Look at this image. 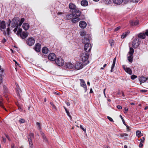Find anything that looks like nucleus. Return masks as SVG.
Returning a JSON list of instances; mask_svg holds the SVG:
<instances>
[{
  "label": "nucleus",
  "instance_id": "obj_24",
  "mask_svg": "<svg viewBox=\"0 0 148 148\" xmlns=\"http://www.w3.org/2000/svg\"><path fill=\"white\" fill-rule=\"evenodd\" d=\"M127 60L129 61L131 63H132L133 62V55H128V56H127Z\"/></svg>",
  "mask_w": 148,
  "mask_h": 148
},
{
  "label": "nucleus",
  "instance_id": "obj_62",
  "mask_svg": "<svg viewBox=\"0 0 148 148\" xmlns=\"http://www.w3.org/2000/svg\"><path fill=\"white\" fill-rule=\"evenodd\" d=\"M142 143L140 142L139 146L140 147H141L143 146V144Z\"/></svg>",
  "mask_w": 148,
  "mask_h": 148
},
{
  "label": "nucleus",
  "instance_id": "obj_47",
  "mask_svg": "<svg viewBox=\"0 0 148 148\" xmlns=\"http://www.w3.org/2000/svg\"><path fill=\"white\" fill-rule=\"evenodd\" d=\"M10 29L9 28H7V34L8 35H9V32H10Z\"/></svg>",
  "mask_w": 148,
  "mask_h": 148
},
{
  "label": "nucleus",
  "instance_id": "obj_50",
  "mask_svg": "<svg viewBox=\"0 0 148 148\" xmlns=\"http://www.w3.org/2000/svg\"><path fill=\"white\" fill-rule=\"evenodd\" d=\"M121 28V27L120 26H119L117 27H116L114 29V31L116 32L119 30Z\"/></svg>",
  "mask_w": 148,
  "mask_h": 148
},
{
  "label": "nucleus",
  "instance_id": "obj_58",
  "mask_svg": "<svg viewBox=\"0 0 148 148\" xmlns=\"http://www.w3.org/2000/svg\"><path fill=\"white\" fill-rule=\"evenodd\" d=\"M15 28L13 30V31L14 32H16L17 30V29H18V27H15Z\"/></svg>",
  "mask_w": 148,
  "mask_h": 148
},
{
  "label": "nucleus",
  "instance_id": "obj_36",
  "mask_svg": "<svg viewBox=\"0 0 148 148\" xmlns=\"http://www.w3.org/2000/svg\"><path fill=\"white\" fill-rule=\"evenodd\" d=\"M80 35L82 36H85L86 35V32H81L80 33Z\"/></svg>",
  "mask_w": 148,
  "mask_h": 148
},
{
  "label": "nucleus",
  "instance_id": "obj_32",
  "mask_svg": "<svg viewBox=\"0 0 148 148\" xmlns=\"http://www.w3.org/2000/svg\"><path fill=\"white\" fill-rule=\"evenodd\" d=\"M25 20V18H22L20 21H19V22H18L20 27L21 25L22 24L24 21Z\"/></svg>",
  "mask_w": 148,
  "mask_h": 148
},
{
  "label": "nucleus",
  "instance_id": "obj_60",
  "mask_svg": "<svg viewBox=\"0 0 148 148\" xmlns=\"http://www.w3.org/2000/svg\"><path fill=\"white\" fill-rule=\"evenodd\" d=\"M116 57H115L114 58L113 61V64H115L116 62Z\"/></svg>",
  "mask_w": 148,
  "mask_h": 148
},
{
  "label": "nucleus",
  "instance_id": "obj_44",
  "mask_svg": "<svg viewBox=\"0 0 148 148\" xmlns=\"http://www.w3.org/2000/svg\"><path fill=\"white\" fill-rule=\"evenodd\" d=\"M19 122L21 123H23L25 122V120L24 119H21L19 120Z\"/></svg>",
  "mask_w": 148,
  "mask_h": 148
},
{
  "label": "nucleus",
  "instance_id": "obj_18",
  "mask_svg": "<svg viewBox=\"0 0 148 148\" xmlns=\"http://www.w3.org/2000/svg\"><path fill=\"white\" fill-rule=\"evenodd\" d=\"M66 66L67 68L71 69L73 68L74 66L71 63L68 62L66 64Z\"/></svg>",
  "mask_w": 148,
  "mask_h": 148
},
{
  "label": "nucleus",
  "instance_id": "obj_41",
  "mask_svg": "<svg viewBox=\"0 0 148 148\" xmlns=\"http://www.w3.org/2000/svg\"><path fill=\"white\" fill-rule=\"evenodd\" d=\"M109 43L111 46H112L114 44V41L113 40H110L109 41Z\"/></svg>",
  "mask_w": 148,
  "mask_h": 148
},
{
  "label": "nucleus",
  "instance_id": "obj_4",
  "mask_svg": "<svg viewBox=\"0 0 148 148\" xmlns=\"http://www.w3.org/2000/svg\"><path fill=\"white\" fill-rule=\"evenodd\" d=\"M55 63L58 66H61L64 64V61L60 57H59L56 59Z\"/></svg>",
  "mask_w": 148,
  "mask_h": 148
},
{
  "label": "nucleus",
  "instance_id": "obj_43",
  "mask_svg": "<svg viewBox=\"0 0 148 148\" xmlns=\"http://www.w3.org/2000/svg\"><path fill=\"white\" fill-rule=\"evenodd\" d=\"M114 66H115V64H112V65L111 69L110 70V71L111 72H112L113 71H113V69L114 68Z\"/></svg>",
  "mask_w": 148,
  "mask_h": 148
},
{
  "label": "nucleus",
  "instance_id": "obj_16",
  "mask_svg": "<svg viewBox=\"0 0 148 148\" xmlns=\"http://www.w3.org/2000/svg\"><path fill=\"white\" fill-rule=\"evenodd\" d=\"M28 36V33L26 32H23L21 34L20 37L22 39H24L26 38Z\"/></svg>",
  "mask_w": 148,
  "mask_h": 148
},
{
  "label": "nucleus",
  "instance_id": "obj_33",
  "mask_svg": "<svg viewBox=\"0 0 148 148\" xmlns=\"http://www.w3.org/2000/svg\"><path fill=\"white\" fill-rule=\"evenodd\" d=\"M136 134L138 136V137H139L143 135L141 134V132L140 131H137L136 132Z\"/></svg>",
  "mask_w": 148,
  "mask_h": 148
},
{
  "label": "nucleus",
  "instance_id": "obj_17",
  "mask_svg": "<svg viewBox=\"0 0 148 148\" xmlns=\"http://www.w3.org/2000/svg\"><path fill=\"white\" fill-rule=\"evenodd\" d=\"M22 27L25 30H27L29 27V24L27 23H24L22 25Z\"/></svg>",
  "mask_w": 148,
  "mask_h": 148
},
{
  "label": "nucleus",
  "instance_id": "obj_12",
  "mask_svg": "<svg viewBox=\"0 0 148 148\" xmlns=\"http://www.w3.org/2000/svg\"><path fill=\"white\" fill-rule=\"evenodd\" d=\"M83 67V64L79 62L76 63L75 66V69L77 70L82 69Z\"/></svg>",
  "mask_w": 148,
  "mask_h": 148
},
{
  "label": "nucleus",
  "instance_id": "obj_39",
  "mask_svg": "<svg viewBox=\"0 0 148 148\" xmlns=\"http://www.w3.org/2000/svg\"><path fill=\"white\" fill-rule=\"evenodd\" d=\"M36 124L38 126V129L39 130H40L41 129V127H40V123L38 122H37L36 123Z\"/></svg>",
  "mask_w": 148,
  "mask_h": 148
},
{
  "label": "nucleus",
  "instance_id": "obj_30",
  "mask_svg": "<svg viewBox=\"0 0 148 148\" xmlns=\"http://www.w3.org/2000/svg\"><path fill=\"white\" fill-rule=\"evenodd\" d=\"M16 90L18 96L19 97H20V95L19 93L21 92V90L20 88L18 86H17V87L16 88Z\"/></svg>",
  "mask_w": 148,
  "mask_h": 148
},
{
  "label": "nucleus",
  "instance_id": "obj_40",
  "mask_svg": "<svg viewBox=\"0 0 148 148\" xmlns=\"http://www.w3.org/2000/svg\"><path fill=\"white\" fill-rule=\"evenodd\" d=\"M41 135H42V138H43V139L47 141V139L45 136V134H44V133H41Z\"/></svg>",
  "mask_w": 148,
  "mask_h": 148
},
{
  "label": "nucleus",
  "instance_id": "obj_51",
  "mask_svg": "<svg viewBox=\"0 0 148 148\" xmlns=\"http://www.w3.org/2000/svg\"><path fill=\"white\" fill-rule=\"evenodd\" d=\"M66 113L67 114V115L69 116L70 118V119H72V117H71V116L70 115V114L69 112H69H66Z\"/></svg>",
  "mask_w": 148,
  "mask_h": 148
},
{
  "label": "nucleus",
  "instance_id": "obj_27",
  "mask_svg": "<svg viewBox=\"0 0 148 148\" xmlns=\"http://www.w3.org/2000/svg\"><path fill=\"white\" fill-rule=\"evenodd\" d=\"M49 50L47 47H44L42 49V52L44 53L47 54L48 53Z\"/></svg>",
  "mask_w": 148,
  "mask_h": 148
},
{
  "label": "nucleus",
  "instance_id": "obj_5",
  "mask_svg": "<svg viewBox=\"0 0 148 148\" xmlns=\"http://www.w3.org/2000/svg\"><path fill=\"white\" fill-rule=\"evenodd\" d=\"M89 58V54L87 53H82L81 55V59L83 62L87 61Z\"/></svg>",
  "mask_w": 148,
  "mask_h": 148
},
{
  "label": "nucleus",
  "instance_id": "obj_21",
  "mask_svg": "<svg viewBox=\"0 0 148 148\" xmlns=\"http://www.w3.org/2000/svg\"><path fill=\"white\" fill-rule=\"evenodd\" d=\"M74 16L73 14L72 13V14H68L66 16V18L67 20H69L73 18Z\"/></svg>",
  "mask_w": 148,
  "mask_h": 148
},
{
  "label": "nucleus",
  "instance_id": "obj_23",
  "mask_svg": "<svg viewBox=\"0 0 148 148\" xmlns=\"http://www.w3.org/2000/svg\"><path fill=\"white\" fill-rule=\"evenodd\" d=\"M125 71L128 73L130 75H132V70L129 68L126 67L125 69Z\"/></svg>",
  "mask_w": 148,
  "mask_h": 148
},
{
  "label": "nucleus",
  "instance_id": "obj_63",
  "mask_svg": "<svg viewBox=\"0 0 148 148\" xmlns=\"http://www.w3.org/2000/svg\"><path fill=\"white\" fill-rule=\"evenodd\" d=\"M132 1L133 2H138L140 0H132Z\"/></svg>",
  "mask_w": 148,
  "mask_h": 148
},
{
  "label": "nucleus",
  "instance_id": "obj_9",
  "mask_svg": "<svg viewBox=\"0 0 148 148\" xmlns=\"http://www.w3.org/2000/svg\"><path fill=\"white\" fill-rule=\"evenodd\" d=\"M72 13L73 14L74 16L75 17L79 16L81 14L80 11L77 8L75 9L74 11H73Z\"/></svg>",
  "mask_w": 148,
  "mask_h": 148
},
{
  "label": "nucleus",
  "instance_id": "obj_26",
  "mask_svg": "<svg viewBox=\"0 0 148 148\" xmlns=\"http://www.w3.org/2000/svg\"><path fill=\"white\" fill-rule=\"evenodd\" d=\"M69 8L70 9L72 10H75L76 9V6L75 5L72 3H71L69 5Z\"/></svg>",
  "mask_w": 148,
  "mask_h": 148
},
{
  "label": "nucleus",
  "instance_id": "obj_14",
  "mask_svg": "<svg viewBox=\"0 0 148 148\" xmlns=\"http://www.w3.org/2000/svg\"><path fill=\"white\" fill-rule=\"evenodd\" d=\"M41 49V45L39 43H37L35 45L34 47V50L37 52H39L40 51Z\"/></svg>",
  "mask_w": 148,
  "mask_h": 148
},
{
  "label": "nucleus",
  "instance_id": "obj_8",
  "mask_svg": "<svg viewBox=\"0 0 148 148\" xmlns=\"http://www.w3.org/2000/svg\"><path fill=\"white\" fill-rule=\"evenodd\" d=\"M91 48L92 46L90 43L86 44L84 47V50L87 52H89L91 49Z\"/></svg>",
  "mask_w": 148,
  "mask_h": 148
},
{
  "label": "nucleus",
  "instance_id": "obj_19",
  "mask_svg": "<svg viewBox=\"0 0 148 148\" xmlns=\"http://www.w3.org/2000/svg\"><path fill=\"white\" fill-rule=\"evenodd\" d=\"M148 79V78H146L145 77L142 76L139 79V81L140 82L143 83L145 82L146 80Z\"/></svg>",
  "mask_w": 148,
  "mask_h": 148
},
{
  "label": "nucleus",
  "instance_id": "obj_28",
  "mask_svg": "<svg viewBox=\"0 0 148 148\" xmlns=\"http://www.w3.org/2000/svg\"><path fill=\"white\" fill-rule=\"evenodd\" d=\"M80 20V18L78 17H75L73 18L72 20V22L73 23L78 22Z\"/></svg>",
  "mask_w": 148,
  "mask_h": 148
},
{
  "label": "nucleus",
  "instance_id": "obj_46",
  "mask_svg": "<svg viewBox=\"0 0 148 148\" xmlns=\"http://www.w3.org/2000/svg\"><path fill=\"white\" fill-rule=\"evenodd\" d=\"M145 140V138L144 137H143L141 138L140 139L141 141H140V142L141 143H144V142Z\"/></svg>",
  "mask_w": 148,
  "mask_h": 148
},
{
  "label": "nucleus",
  "instance_id": "obj_52",
  "mask_svg": "<svg viewBox=\"0 0 148 148\" xmlns=\"http://www.w3.org/2000/svg\"><path fill=\"white\" fill-rule=\"evenodd\" d=\"M139 24V21H136L134 23V25L136 26Z\"/></svg>",
  "mask_w": 148,
  "mask_h": 148
},
{
  "label": "nucleus",
  "instance_id": "obj_29",
  "mask_svg": "<svg viewBox=\"0 0 148 148\" xmlns=\"http://www.w3.org/2000/svg\"><path fill=\"white\" fill-rule=\"evenodd\" d=\"M134 53V50L132 47H130V51L128 52V53L127 55L128 56L129 55H133Z\"/></svg>",
  "mask_w": 148,
  "mask_h": 148
},
{
  "label": "nucleus",
  "instance_id": "obj_37",
  "mask_svg": "<svg viewBox=\"0 0 148 148\" xmlns=\"http://www.w3.org/2000/svg\"><path fill=\"white\" fill-rule=\"evenodd\" d=\"M120 117L121 118V119L122 121H123V123L125 125H127L125 124V121L124 120V119H123V117H122V116L121 115H120Z\"/></svg>",
  "mask_w": 148,
  "mask_h": 148
},
{
  "label": "nucleus",
  "instance_id": "obj_6",
  "mask_svg": "<svg viewBox=\"0 0 148 148\" xmlns=\"http://www.w3.org/2000/svg\"><path fill=\"white\" fill-rule=\"evenodd\" d=\"M35 40L33 37H29L26 40V43L29 46H32L35 43Z\"/></svg>",
  "mask_w": 148,
  "mask_h": 148
},
{
  "label": "nucleus",
  "instance_id": "obj_42",
  "mask_svg": "<svg viewBox=\"0 0 148 148\" xmlns=\"http://www.w3.org/2000/svg\"><path fill=\"white\" fill-rule=\"evenodd\" d=\"M137 76L134 75H132L131 76V79H134L137 77Z\"/></svg>",
  "mask_w": 148,
  "mask_h": 148
},
{
  "label": "nucleus",
  "instance_id": "obj_54",
  "mask_svg": "<svg viewBox=\"0 0 148 148\" xmlns=\"http://www.w3.org/2000/svg\"><path fill=\"white\" fill-rule=\"evenodd\" d=\"M6 39H5V38H4L3 39V40H2L1 42L3 43H4L6 42Z\"/></svg>",
  "mask_w": 148,
  "mask_h": 148
},
{
  "label": "nucleus",
  "instance_id": "obj_56",
  "mask_svg": "<svg viewBox=\"0 0 148 148\" xmlns=\"http://www.w3.org/2000/svg\"><path fill=\"white\" fill-rule=\"evenodd\" d=\"M125 111L124 112L125 113H126L128 111V109L126 108H125Z\"/></svg>",
  "mask_w": 148,
  "mask_h": 148
},
{
  "label": "nucleus",
  "instance_id": "obj_1",
  "mask_svg": "<svg viewBox=\"0 0 148 148\" xmlns=\"http://www.w3.org/2000/svg\"><path fill=\"white\" fill-rule=\"evenodd\" d=\"M18 22H19V18L18 17H14L11 21V26L13 28L15 27H18L19 26Z\"/></svg>",
  "mask_w": 148,
  "mask_h": 148
},
{
  "label": "nucleus",
  "instance_id": "obj_31",
  "mask_svg": "<svg viewBox=\"0 0 148 148\" xmlns=\"http://www.w3.org/2000/svg\"><path fill=\"white\" fill-rule=\"evenodd\" d=\"M129 33V32L127 31L123 33L121 36V38H124L128 35Z\"/></svg>",
  "mask_w": 148,
  "mask_h": 148
},
{
  "label": "nucleus",
  "instance_id": "obj_10",
  "mask_svg": "<svg viewBox=\"0 0 148 148\" xmlns=\"http://www.w3.org/2000/svg\"><path fill=\"white\" fill-rule=\"evenodd\" d=\"M48 59L51 61H54L56 60V57L54 53H52L49 55L48 56Z\"/></svg>",
  "mask_w": 148,
  "mask_h": 148
},
{
  "label": "nucleus",
  "instance_id": "obj_48",
  "mask_svg": "<svg viewBox=\"0 0 148 148\" xmlns=\"http://www.w3.org/2000/svg\"><path fill=\"white\" fill-rule=\"evenodd\" d=\"M57 14L58 15H60L62 16H64V14L62 12H58L57 13Z\"/></svg>",
  "mask_w": 148,
  "mask_h": 148
},
{
  "label": "nucleus",
  "instance_id": "obj_15",
  "mask_svg": "<svg viewBox=\"0 0 148 148\" xmlns=\"http://www.w3.org/2000/svg\"><path fill=\"white\" fill-rule=\"evenodd\" d=\"M79 25L81 28L84 29L86 27L87 24L85 21H81L79 23Z\"/></svg>",
  "mask_w": 148,
  "mask_h": 148
},
{
  "label": "nucleus",
  "instance_id": "obj_61",
  "mask_svg": "<svg viewBox=\"0 0 148 148\" xmlns=\"http://www.w3.org/2000/svg\"><path fill=\"white\" fill-rule=\"evenodd\" d=\"M2 83V77L1 76H0V84Z\"/></svg>",
  "mask_w": 148,
  "mask_h": 148
},
{
  "label": "nucleus",
  "instance_id": "obj_49",
  "mask_svg": "<svg viewBox=\"0 0 148 148\" xmlns=\"http://www.w3.org/2000/svg\"><path fill=\"white\" fill-rule=\"evenodd\" d=\"M80 128L82 129L84 132H85L86 130V129L85 128H84L83 127L82 125H80Z\"/></svg>",
  "mask_w": 148,
  "mask_h": 148
},
{
  "label": "nucleus",
  "instance_id": "obj_45",
  "mask_svg": "<svg viewBox=\"0 0 148 148\" xmlns=\"http://www.w3.org/2000/svg\"><path fill=\"white\" fill-rule=\"evenodd\" d=\"M107 117L108 119L110 121L113 122H114L113 119L111 117H110L109 116H107Z\"/></svg>",
  "mask_w": 148,
  "mask_h": 148
},
{
  "label": "nucleus",
  "instance_id": "obj_2",
  "mask_svg": "<svg viewBox=\"0 0 148 148\" xmlns=\"http://www.w3.org/2000/svg\"><path fill=\"white\" fill-rule=\"evenodd\" d=\"M34 138V135L33 133H30L27 138L29 143V148H33V143L31 138Z\"/></svg>",
  "mask_w": 148,
  "mask_h": 148
},
{
  "label": "nucleus",
  "instance_id": "obj_64",
  "mask_svg": "<svg viewBox=\"0 0 148 148\" xmlns=\"http://www.w3.org/2000/svg\"><path fill=\"white\" fill-rule=\"evenodd\" d=\"M13 61L15 63V65H18L19 64L16 60H14Z\"/></svg>",
  "mask_w": 148,
  "mask_h": 148
},
{
  "label": "nucleus",
  "instance_id": "obj_20",
  "mask_svg": "<svg viewBox=\"0 0 148 148\" xmlns=\"http://www.w3.org/2000/svg\"><path fill=\"white\" fill-rule=\"evenodd\" d=\"M81 4L82 6H87L88 4L87 1L84 0H82L81 1Z\"/></svg>",
  "mask_w": 148,
  "mask_h": 148
},
{
  "label": "nucleus",
  "instance_id": "obj_7",
  "mask_svg": "<svg viewBox=\"0 0 148 148\" xmlns=\"http://www.w3.org/2000/svg\"><path fill=\"white\" fill-rule=\"evenodd\" d=\"M145 35L148 36V29H147L145 33H139L138 35V38H140L142 39H144L145 37Z\"/></svg>",
  "mask_w": 148,
  "mask_h": 148
},
{
  "label": "nucleus",
  "instance_id": "obj_13",
  "mask_svg": "<svg viewBox=\"0 0 148 148\" xmlns=\"http://www.w3.org/2000/svg\"><path fill=\"white\" fill-rule=\"evenodd\" d=\"M6 28V25L4 21H2L0 24V30L3 31V29H5Z\"/></svg>",
  "mask_w": 148,
  "mask_h": 148
},
{
  "label": "nucleus",
  "instance_id": "obj_35",
  "mask_svg": "<svg viewBox=\"0 0 148 148\" xmlns=\"http://www.w3.org/2000/svg\"><path fill=\"white\" fill-rule=\"evenodd\" d=\"M22 31V29H18L16 33V34L18 36H20L21 34V32Z\"/></svg>",
  "mask_w": 148,
  "mask_h": 148
},
{
  "label": "nucleus",
  "instance_id": "obj_25",
  "mask_svg": "<svg viewBox=\"0 0 148 148\" xmlns=\"http://www.w3.org/2000/svg\"><path fill=\"white\" fill-rule=\"evenodd\" d=\"M83 43L85 45L86 44L89 43L90 41L88 38L86 37H85L84 39L83 40Z\"/></svg>",
  "mask_w": 148,
  "mask_h": 148
},
{
  "label": "nucleus",
  "instance_id": "obj_38",
  "mask_svg": "<svg viewBox=\"0 0 148 148\" xmlns=\"http://www.w3.org/2000/svg\"><path fill=\"white\" fill-rule=\"evenodd\" d=\"M4 72V70L3 69L1 68L0 69V76H1Z\"/></svg>",
  "mask_w": 148,
  "mask_h": 148
},
{
  "label": "nucleus",
  "instance_id": "obj_57",
  "mask_svg": "<svg viewBox=\"0 0 148 148\" xmlns=\"http://www.w3.org/2000/svg\"><path fill=\"white\" fill-rule=\"evenodd\" d=\"M117 108L120 110L122 108V107L120 105H118L117 106Z\"/></svg>",
  "mask_w": 148,
  "mask_h": 148
},
{
  "label": "nucleus",
  "instance_id": "obj_11",
  "mask_svg": "<svg viewBox=\"0 0 148 148\" xmlns=\"http://www.w3.org/2000/svg\"><path fill=\"white\" fill-rule=\"evenodd\" d=\"M80 86L84 88L85 92L86 91L87 89L86 85L84 81V80L82 79H80Z\"/></svg>",
  "mask_w": 148,
  "mask_h": 148
},
{
  "label": "nucleus",
  "instance_id": "obj_55",
  "mask_svg": "<svg viewBox=\"0 0 148 148\" xmlns=\"http://www.w3.org/2000/svg\"><path fill=\"white\" fill-rule=\"evenodd\" d=\"M8 26H9L10 25V23L11 22V21L10 19H9L8 20Z\"/></svg>",
  "mask_w": 148,
  "mask_h": 148
},
{
  "label": "nucleus",
  "instance_id": "obj_34",
  "mask_svg": "<svg viewBox=\"0 0 148 148\" xmlns=\"http://www.w3.org/2000/svg\"><path fill=\"white\" fill-rule=\"evenodd\" d=\"M128 136V134L125 133L122 134H120L121 136V137H124L125 139H126V137Z\"/></svg>",
  "mask_w": 148,
  "mask_h": 148
},
{
  "label": "nucleus",
  "instance_id": "obj_53",
  "mask_svg": "<svg viewBox=\"0 0 148 148\" xmlns=\"http://www.w3.org/2000/svg\"><path fill=\"white\" fill-rule=\"evenodd\" d=\"M134 22L132 21H131L130 22V25L131 26H134Z\"/></svg>",
  "mask_w": 148,
  "mask_h": 148
},
{
  "label": "nucleus",
  "instance_id": "obj_59",
  "mask_svg": "<svg viewBox=\"0 0 148 148\" xmlns=\"http://www.w3.org/2000/svg\"><path fill=\"white\" fill-rule=\"evenodd\" d=\"M147 90H140V91L142 92H147Z\"/></svg>",
  "mask_w": 148,
  "mask_h": 148
},
{
  "label": "nucleus",
  "instance_id": "obj_22",
  "mask_svg": "<svg viewBox=\"0 0 148 148\" xmlns=\"http://www.w3.org/2000/svg\"><path fill=\"white\" fill-rule=\"evenodd\" d=\"M123 0H113V2L115 4L119 5L121 4Z\"/></svg>",
  "mask_w": 148,
  "mask_h": 148
},
{
  "label": "nucleus",
  "instance_id": "obj_3",
  "mask_svg": "<svg viewBox=\"0 0 148 148\" xmlns=\"http://www.w3.org/2000/svg\"><path fill=\"white\" fill-rule=\"evenodd\" d=\"M139 39L136 38L133 40L132 42V46L134 48H137L140 44Z\"/></svg>",
  "mask_w": 148,
  "mask_h": 148
}]
</instances>
